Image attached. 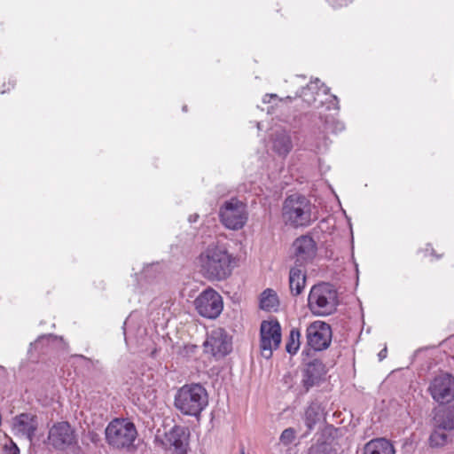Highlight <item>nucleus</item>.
I'll return each mask as SVG.
<instances>
[{
	"mask_svg": "<svg viewBox=\"0 0 454 454\" xmlns=\"http://www.w3.org/2000/svg\"><path fill=\"white\" fill-rule=\"evenodd\" d=\"M203 345L206 352L215 357H224L232 350L231 339L223 328L212 330Z\"/></svg>",
	"mask_w": 454,
	"mask_h": 454,
	"instance_id": "obj_12",
	"label": "nucleus"
},
{
	"mask_svg": "<svg viewBox=\"0 0 454 454\" xmlns=\"http://www.w3.org/2000/svg\"><path fill=\"white\" fill-rule=\"evenodd\" d=\"M79 357L82 358V359H86V357L82 355L79 356Z\"/></svg>",
	"mask_w": 454,
	"mask_h": 454,
	"instance_id": "obj_40",
	"label": "nucleus"
},
{
	"mask_svg": "<svg viewBox=\"0 0 454 454\" xmlns=\"http://www.w3.org/2000/svg\"><path fill=\"white\" fill-rule=\"evenodd\" d=\"M218 215L222 224L231 231L242 229L248 219L247 204L237 197H231L224 201L220 206Z\"/></svg>",
	"mask_w": 454,
	"mask_h": 454,
	"instance_id": "obj_6",
	"label": "nucleus"
},
{
	"mask_svg": "<svg viewBox=\"0 0 454 454\" xmlns=\"http://www.w3.org/2000/svg\"><path fill=\"white\" fill-rule=\"evenodd\" d=\"M296 439V431L294 427H288L282 431L279 436V443L284 446H289Z\"/></svg>",
	"mask_w": 454,
	"mask_h": 454,
	"instance_id": "obj_28",
	"label": "nucleus"
},
{
	"mask_svg": "<svg viewBox=\"0 0 454 454\" xmlns=\"http://www.w3.org/2000/svg\"><path fill=\"white\" fill-rule=\"evenodd\" d=\"M4 454H20V449L12 441L4 446Z\"/></svg>",
	"mask_w": 454,
	"mask_h": 454,
	"instance_id": "obj_31",
	"label": "nucleus"
},
{
	"mask_svg": "<svg viewBox=\"0 0 454 454\" xmlns=\"http://www.w3.org/2000/svg\"><path fill=\"white\" fill-rule=\"evenodd\" d=\"M259 307L267 312L278 311L279 300L276 291L271 288H266L260 295Z\"/></svg>",
	"mask_w": 454,
	"mask_h": 454,
	"instance_id": "obj_24",
	"label": "nucleus"
},
{
	"mask_svg": "<svg viewBox=\"0 0 454 454\" xmlns=\"http://www.w3.org/2000/svg\"><path fill=\"white\" fill-rule=\"evenodd\" d=\"M129 318L128 317V318L125 320L124 324H123V330H124V334H125V335H126V327H127V325H128V324H129ZM125 340H127V337H126V336H125Z\"/></svg>",
	"mask_w": 454,
	"mask_h": 454,
	"instance_id": "obj_36",
	"label": "nucleus"
},
{
	"mask_svg": "<svg viewBox=\"0 0 454 454\" xmlns=\"http://www.w3.org/2000/svg\"><path fill=\"white\" fill-rule=\"evenodd\" d=\"M56 336L54 334L49 333V334H43L39 336L34 343L30 344V348L35 346V348H37L39 345L48 342L51 339H54Z\"/></svg>",
	"mask_w": 454,
	"mask_h": 454,
	"instance_id": "obj_30",
	"label": "nucleus"
},
{
	"mask_svg": "<svg viewBox=\"0 0 454 454\" xmlns=\"http://www.w3.org/2000/svg\"><path fill=\"white\" fill-rule=\"evenodd\" d=\"M75 440L74 430L68 422H58L50 429L48 441L55 449L63 450L74 443Z\"/></svg>",
	"mask_w": 454,
	"mask_h": 454,
	"instance_id": "obj_15",
	"label": "nucleus"
},
{
	"mask_svg": "<svg viewBox=\"0 0 454 454\" xmlns=\"http://www.w3.org/2000/svg\"><path fill=\"white\" fill-rule=\"evenodd\" d=\"M282 340L281 325L277 319L263 320L260 327V349L265 359L272 357Z\"/></svg>",
	"mask_w": 454,
	"mask_h": 454,
	"instance_id": "obj_10",
	"label": "nucleus"
},
{
	"mask_svg": "<svg viewBox=\"0 0 454 454\" xmlns=\"http://www.w3.org/2000/svg\"><path fill=\"white\" fill-rule=\"evenodd\" d=\"M329 92L330 88L317 78L301 88V91L296 93V97L301 98L308 106L318 108L319 99L322 96H327Z\"/></svg>",
	"mask_w": 454,
	"mask_h": 454,
	"instance_id": "obj_16",
	"label": "nucleus"
},
{
	"mask_svg": "<svg viewBox=\"0 0 454 454\" xmlns=\"http://www.w3.org/2000/svg\"><path fill=\"white\" fill-rule=\"evenodd\" d=\"M301 332L297 327L290 330L289 336L286 343V351L291 355H295L301 347Z\"/></svg>",
	"mask_w": 454,
	"mask_h": 454,
	"instance_id": "obj_25",
	"label": "nucleus"
},
{
	"mask_svg": "<svg viewBox=\"0 0 454 454\" xmlns=\"http://www.w3.org/2000/svg\"><path fill=\"white\" fill-rule=\"evenodd\" d=\"M137 430L132 422L114 419L106 429V438L110 445L116 449H123L133 444Z\"/></svg>",
	"mask_w": 454,
	"mask_h": 454,
	"instance_id": "obj_7",
	"label": "nucleus"
},
{
	"mask_svg": "<svg viewBox=\"0 0 454 454\" xmlns=\"http://www.w3.org/2000/svg\"><path fill=\"white\" fill-rule=\"evenodd\" d=\"M266 98H278V95H277V94H272V93H270V94H265V95L263 96V98H262V102H263L264 104H268V103H270V100H266Z\"/></svg>",
	"mask_w": 454,
	"mask_h": 454,
	"instance_id": "obj_35",
	"label": "nucleus"
},
{
	"mask_svg": "<svg viewBox=\"0 0 454 454\" xmlns=\"http://www.w3.org/2000/svg\"><path fill=\"white\" fill-rule=\"evenodd\" d=\"M294 264L297 266H305L311 262L317 255V245L314 239L309 235H301L296 238L293 242Z\"/></svg>",
	"mask_w": 454,
	"mask_h": 454,
	"instance_id": "obj_13",
	"label": "nucleus"
},
{
	"mask_svg": "<svg viewBox=\"0 0 454 454\" xmlns=\"http://www.w3.org/2000/svg\"><path fill=\"white\" fill-rule=\"evenodd\" d=\"M320 120L323 123V131H320L317 137H315L316 141L314 146L315 151L317 153H321L323 150H325L328 147V137L326 136V133H338L340 131H342L344 129V124L337 120H335L333 117H328L325 116L323 118V116H320Z\"/></svg>",
	"mask_w": 454,
	"mask_h": 454,
	"instance_id": "obj_18",
	"label": "nucleus"
},
{
	"mask_svg": "<svg viewBox=\"0 0 454 454\" xmlns=\"http://www.w3.org/2000/svg\"><path fill=\"white\" fill-rule=\"evenodd\" d=\"M182 109H183L184 112H186L187 111V106H184Z\"/></svg>",
	"mask_w": 454,
	"mask_h": 454,
	"instance_id": "obj_39",
	"label": "nucleus"
},
{
	"mask_svg": "<svg viewBox=\"0 0 454 454\" xmlns=\"http://www.w3.org/2000/svg\"><path fill=\"white\" fill-rule=\"evenodd\" d=\"M306 284L305 266H297L294 264L289 271V288L294 296L302 293Z\"/></svg>",
	"mask_w": 454,
	"mask_h": 454,
	"instance_id": "obj_21",
	"label": "nucleus"
},
{
	"mask_svg": "<svg viewBox=\"0 0 454 454\" xmlns=\"http://www.w3.org/2000/svg\"><path fill=\"white\" fill-rule=\"evenodd\" d=\"M327 373L325 364L320 359H313L307 363L301 372V386L308 392L314 387L320 386Z\"/></svg>",
	"mask_w": 454,
	"mask_h": 454,
	"instance_id": "obj_14",
	"label": "nucleus"
},
{
	"mask_svg": "<svg viewBox=\"0 0 454 454\" xmlns=\"http://www.w3.org/2000/svg\"><path fill=\"white\" fill-rule=\"evenodd\" d=\"M340 305L339 294L335 286L328 282L314 285L308 295V308L316 317L333 315Z\"/></svg>",
	"mask_w": 454,
	"mask_h": 454,
	"instance_id": "obj_3",
	"label": "nucleus"
},
{
	"mask_svg": "<svg viewBox=\"0 0 454 454\" xmlns=\"http://www.w3.org/2000/svg\"><path fill=\"white\" fill-rule=\"evenodd\" d=\"M433 431L428 442L432 448L446 445L454 437V405L443 407L433 417Z\"/></svg>",
	"mask_w": 454,
	"mask_h": 454,
	"instance_id": "obj_5",
	"label": "nucleus"
},
{
	"mask_svg": "<svg viewBox=\"0 0 454 454\" xmlns=\"http://www.w3.org/2000/svg\"><path fill=\"white\" fill-rule=\"evenodd\" d=\"M282 217L286 225L294 228L309 226L313 222L310 200L300 193L287 196L283 203Z\"/></svg>",
	"mask_w": 454,
	"mask_h": 454,
	"instance_id": "obj_4",
	"label": "nucleus"
},
{
	"mask_svg": "<svg viewBox=\"0 0 454 454\" xmlns=\"http://www.w3.org/2000/svg\"><path fill=\"white\" fill-rule=\"evenodd\" d=\"M193 305L197 313L207 319L217 318L223 309L221 294L212 287L200 293L193 301Z\"/></svg>",
	"mask_w": 454,
	"mask_h": 454,
	"instance_id": "obj_8",
	"label": "nucleus"
},
{
	"mask_svg": "<svg viewBox=\"0 0 454 454\" xmlns=\"http://www.w3.org/2000/svg\"><path fill=\"white\" fill-rule=\"evenodd\" d=\"M395 450L389 440L376 438L368 442L364 448V454H395Z\"/></svg>",
	"mask_w": 454,
	"mask_h": 454,
	"instance_id": "obj_23",
	"label": "nucleus"
},
{
	"mask_svg": "<svg viewBox=\"0 0 454 454\" xmlns=\"http://www.w3.org/2000/svg\"><path fill=\"white\" fill-rule=\"evenodd\" d=\"M325 407L318 401H311L304 410L302 419L306 431L301 438L308 437L315 429L316 426L325 419Z\"/></svg>",
	"mask_w": 454,
	"mask_h": 454,
	"instance_id": "obj_17",
	"label": "nucleus"
},
{
	"mask_svg": "<svg viewBox=\"0 0 454 454\" xmlns=\"http://www.w3.org/2000/svg\"><path fill=\"white\" fill-rule=\"evenodd\" d=\"M149 268H151V266H147L146 268H145L143 273L146 274V272L149 270Z\"/></svg>",
	"mask_w": 454,
	"mask_h": 454,
	"instance_id": "obj_38",
	"label": "nucleus"
},
{
	"mask_svg": "<svg viewBox=\"0 0 454 454\" xmlns=\"http://www.w3.org/2000/svg\"><path fill=\"white\" fill-rule=\"evenodd\" d=\"M241 454H245L243 450H242V451H241Z\"/></svg>",
	"mask_w": 454,
	"mask_h": 454,
	"instance_id": "obj_41",
	"label": "nucleus"
},
{
	"mask_svg": "<svg viewBox=\"0 0 454 454\" xmlns=\"http://www.w3.org/2000/svg\"><path fill=\"white\" fill-rule=\"evenodd\" d=\"M333 7H342L348 5L351 0H326Z\"/></svg>",
	"mask_w": 454,
	"mask_h": 454,
	"instance_id": "obj_32",
	"label": "nucleus"
},
{
	"mask_svg": "<svg viewBox=\"0 0 454 454\" xmlns=\"http://www.w3.org/2000/svg\"><path fill=\"white\" fill-rule=\"evenodd\" d=\"M306 347L309 350L320 352L327 349L332 342V327L326 322L316 320L305 331Z\"/></svg>",
	"mask_w": 454,
	"mask_h": 454,
	"instance_id": "obj_9",
	"label": "nucleus"
},
{
	"mask_svg": "<svg viewBox=\"0 0 454 454\" xmlns=\"http://www.w3.org/2000/svg\"><path fill=\"white\" fill-rule=\"evenodd\" d=\"M199 218H200V215L195 213V214L189 215L188 221H189V223H196L199 220Z\"/></svg>",
	"mask_w": 454,
	"mask_h": 454,
	"instance_id": "obj_34",
	"label": "nucleus"
},
{
	"mask_svg": "<svg viewBox=\"0 0 454 454\" xmlns=\"http://www.w3.org/2000/svg\"><path fill=\"white\" fill-rule=\"evenodd\" d=\"M387 347H385L378 354L379 360L382 361L383 359H385L387 357Z\"/></svg>",
	"mask_w": 454,
	"mask_h": 454,
	"instance_id": "obj_33",
	"label": "nucleus"
},
{
	"mask_svg": "<svg viewBox=\"0 0 454 454\" xmlns=\"http://www.w3.org/2000/svg\"><path fill=\"white\" fill-rule=\"evenodd\" d=\"M308 454H336V450L333 448L331 442L318 440L309 448Z\"/></svg>",
	"mask_w": 454,
	"mask_h": 454,
	"instance_id": "obj_26",
	"label": "nucleus"
},
{
	"mask_svg": "<svg viewBox=\"0 0 454 454\" xmlns=\"http://www.w3.org/2000/svg\"><path fill=\"white\" fill-rule=\"evenodd\" d=\"M198 350V346L194 344H185L178 351V355L184 358H191Z\"/></svg>",
	"mask_w": 454,
	"mask_h": 454,
	"instance_id": "obj_29",
	"label": "nucleus"
},
{
	"mask_svg": "<svg viewBox=\"0 0 454 454\" xmlns=\"http://www.w3.org/2000/svg\"><path fill=\"white\" fill-rule=\"evenodd\" d=\"M325 106L326 110H335L339 111V99L335 95H330V92L327 96H322V98L318 101V108L320 106Z\"/></svg>",
	"mask_w": 454,
	"mask_h": 454,
	"instance_id": "obj_27",
	"label": "nucleus"
},
{
	"mask_svg": "<svg viewBox=\"0 0 454 454\" xmlns=\"http://www.w3.org/2000/svg\"><path fill=\"white\" fill-rule=\"evenodd\" d=\"M189 431L186 427L175 425L166 434L167 442L172 446L176 454H187Z\"/></svg>",
	"mask_w": 454,
	"mask_h": 454,
	"instance_id": "obj_19",
	"label": "nucleus"
},
{
	"mask_svg": "<svg viewBox=\"0 0 454 454\" xmlns=\"http://www.w3.org/2000/svg\"><path fill=\"white\" fill-rule=\"evenodd\" d=\"M208 405V394L200 383H187L177 388L174 406L183 415L200 418Z\"/></svg>",
	"mask_w": 454,
	"mask_h": 454,
	"instance_id": "obj_2",
	"label": "nucleus"
},
{
	"mask_svg": "<svg viewBox=\"0 0 454 454\" xmlns=\"http://www.w3.org/2000/svg\"><path fill=\"white\" fill-rule=\"evenodd\" d=\"M200 274L209 281H223L232 272L234 258L223 244L207 245L197 257Z\"/></svg>",
	"mask_w": 454,
	"mask_h": 454,
	"instance_id": "obj_1",
	"label": "nucleus"
},
{
	"mask_svg": "<svg viewBox=\"0 0 454 454\" xmlns=\"http://www.w3.org/2000/svg\"><path fill=\"white\" fill-rule=\"evenodd\" d=\"M432 398L441 403H448L454 399V376L443 373L434 377L428 387Z\"/></svg>",
	"mask_w": 454,
	"mask_h": 454,
	"instance_id": "obj_11",
	"label": "nucleus"
},
{
	"mask_svg": "<svg viewBox=\"0 0 454 454\" xmlns=\"http://www.w3.org/2000/svg\"><path fill=\"white\" fill-rule=\"evenodd\" d=\"M14 425L20 434L32 441L38 427L37 418L28 413H21L15 418Z\"/></svg>",
	"mask_w": 454,
	"mask_h": 454,
	"instance_id": "obj_20",
	"label": "nucleus"
},
{
	"mask_svg": "<svg viewBox=\"0 0 454 454\" xmlns=\"http://www.w3.org/2000/svg\"><path fill=\"white\" fill-rule=\"evenodd\" d=\"M0 369H4V367H3V366H0Z\"/></svg>",
	"mask_w": 454,
	"mask_h": 454,
	"instance_id": "obj_42",
	"label": "nucleus"
},
{
	"mask_svg": "<svg viewBox=\"0 0 454 454\" xmlns=\"http://www.w3.org/2000/svg\"><path fill=\"white\" fill-rule=\"evenodd\" d=\"M10 90V87H8L7 89L0 90V93H2V94H3V93L6 92V91H7V90Z\"/></svg>",
	"mask_w": 454,
	"mask_h": 454,
	"instance_id": "obj_37",
	"label": "nucleus"
},
{
	"mask_svg": "<svg viewBox=\"0 0 454 454\" xmlns=\"http://www.w3.org/2000/svg\"><path fill=\"white\" fill-rule=\"evenodd\" d=\"M273 151L281 157H286L293 149L291 136L286 130L277 132L272 140Z\"/></svg>",
	"mask_w": 454,
	"mask_h": 454,
	"instance_id": "obj_22",
	"label": "nucleus"
}]
</instances>
